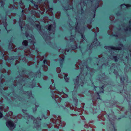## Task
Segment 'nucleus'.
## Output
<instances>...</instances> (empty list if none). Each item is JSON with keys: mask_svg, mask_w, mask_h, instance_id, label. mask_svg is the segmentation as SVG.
<instances>
[{"mask_svg": "<svg viewBox=\"0 0 131 131\" xmlns=\"http://www.w3.org/2000/svg\"><path fill=\"white\" fill-rule=\"evenodd\" d=\"M30 13L33 14L32 15L31 14H28L26 16V21L28 23L30 24V25H40L39 24H35L34 23L36 21L38 20L39 19L37 18L35 15V14L36 13V12L35 10H31L30 11ZM42 25H52L51 24H43ZM53 25H56L55 23L54 22V24Z\"/></svg>", "mask_w": 131, "mask_h": 131, "instance_id": "nucleus-1", "label": "nucleus"}, {"mask_svg": "<svg viewBox=\"0 0 131 131\" xmlns=\"http://www.w3.org/2000/svg\"><path fill=\"white\" fill-rule=\"evenodd\" d=\"M23 25H0V26H3L5 27H7V26H19L21 27L22 26H23ZM25 25V26H46L47 25ZM49 25V26H48V30L50 31L51 30V29H52V26H53V25ZM54 25V26H63H63H75L76 27H77L78 26H88V25ZM89 25L91 26H90L91 28L92 27V26H96V27L101 26V25Z\"/></svg>", "mask_w": 131, "mask_h": 131, "instance_id": "nucleus-2", "label": "nucleus"}, {"mask_svg": "<svg viewBox=\"0 0 131 131\" xmlns=\"http://www.w3.org/2000/svg\"><path fill=\"white\" fill-rule=\"evenodd\" d=\"M13 9H9L8 11H6L5 13L6 14L5 16H1V20L3 23H5L4 25H8L6 23L7 19L6 16L7 14H8L9 15L10 14L11 12L13 11ZM3 25H4V24H3Z\"/></svg>", "mask_w": 131, "mask_h": 131, "instance_id": "nucleus-3", "label": "nucleus"}, {"mask_svg": "<svg viewBox=\"0 0 131 131\" xmlns=\"http://www.w3.org/2000/svg\"><path fill=\"white\" fill-rule=\"evenodd\" d=\"M6 125L10 129L12 130L14 129L16 126L15 124L13 122L10 120L7 121Z\"/></svg>", "mask_w": 131, "mask_h": 131, "instance_id": "nucleus-4", "label": "nucleus"}, {"mask_svg": "<svg viewBox=\"0 0 131 131\" xmlns=\"http://www.w3.org/2000/svg\"><path fill=\"white\" fill-rule=\"evenodd\" d=\"M118 46L116 47H115L113 46H111L110 47H109L108 48H110L111 49L115 50H119L122 49V48L121 47H118L119 46L123 47V45L121 43H119L118 45Z\"/></svg>", "mask_w": 131, "mask_h": 131, "instance_id": "nucleus-5", "label": "nucleus"}, {"mask_svg": "<svg viewBox=\"0 0 131 131\" xmlns=\"http://www.w3.org/2000/svg\"><path fill=\"white\" fill-rule=\"evenodd\" d=\"M28 41L27 40H23L22 42V44L24 46H20V47L24 49H27L28 48Z\"/></svg>", "mask_w": 131, "mask_h": 131, "instance_id": "nucleus-6", "label": "nucleus"}, {"mask_svg": "<svg viewBox=\"0 0 131 131\" xmlns=\"http://www.w3.org/2000/svg\"><path fill=\"white\" fill-rule=\"evenodd\" d=\"M124 20H126L129 19V24L128 25H131V17H130H130H129L127 16H125L124 18ZM96 25H108V24H98ZM110 25H112V24H110ZM113 25H114V24H113ZM115 25H120L119 24H115ZM123 25H127L126 24H124Z\"/></svg>", "mask_w": 131, "mask_h": 131, "instance_id": "nucleus-7", "label": "nucleus"}, {"mask_svg": "<svg viewBox=\"0 0 131 131\" xmlns=\"http://www.w3.org/2000/svg\"><path fill=\"white\" fill-rule=\"evenodd\" d=\"M81 47V46L80 45L78 46L77 44L75 45H71L69 47L70 49L71 50H75L78 49L79 48H80Z\"/></svg>", "mask_w": 131, "mask_h": 131, "instance_id": "nucleus-8", "label": "nucleus"}, {"mask_svg": "<svg viewBox=\"0 0 131 131\" xmlns=\"http://www.w3.org/2000/svg\"><path fill=\"white\" fill-rule=\"evenodd\" d=\"M19 18L17 19L18 20L19 24L16 25H22L21 24L24 22L23 17L21 15H18Z\"/></svg>", "mask_w": 131, "mask_h": 131, "instance_id": "nucleus-9", "label": "nucleus"}, {"mask_svg": "<svg viewBox=\"0 0 131 131\" xmlns=\"http://www.w3.org/2000/svg\"><path fill=\"white\" fill-rule=\"evenodd\" d=\"M44 15V16L47 17L48 18L50 19L52 21H55V17L54 16H50L48 13L45 14Z\"/></svg>", "mask_w": 131, "mask_h": 131, "instance_id": "nucleus-10", "label": "nucleus"}, {"mask_svg": "<svg viewBox=\"0 0 131 131\" xmlns=\"http://www.w3.org/2000/svg\"><path fill=\"white\" fill-rule=\"evenodd\" d=\"M47 64V60L46 58L43 61L41 65V67H45L46 65Z\"/></svg>", "mask_w": 131, "mask_h": 131, "instance_id": "nucleus-11", "label": "nucleus"}, {"mask_svg": "<svg viewBox=\"0 0 131 131\" xmlns=\"http://www.w3.org/2000/svg\"><path fill=\"white\" fill-rule=\"evenodd\" d=\"M16 57L13 56L10 58L8 59V61L11 63H12L14 61V59H15Z\"/></svg>", "mask_w": 131, "mask_h": 131, "instance_id": "nucleus-12", "label": "nucleus"}, {"mask_svg": "<svg viewBox=\"0 0 131 131\" xmlns=\"http://www.w3.org/2000/svg\"><path fill=\"white\" fill-rule=\"evenodd\" d=\"M30 1L32 3L35 8L38 9V5L36 4V3L35 1H33V0H31Z\"/></svg>", "mask_w": 131, "mask_h": 131, "instance_id": "nucleus-13", "label": "nucleus"}, {"mask_svg": "<svg viewBox=\"0 0 131 131\" xmlns=\"http://www.w3.org/2000/svg\"><path fill=\"white\" fill-rule=\"evenodd\" d=\"M18 13L19 14V15H21L23 16V15H24V10L21 8H20L18 11Z\"/></svg>", "mask_w": 131, "mask_h": 131, "instance_id": "nucleus-14", "label": "nucleus"}, {"mask_svg": "<svg viewBox=\"0 0 131 131\" xmlns=\"http://www.w3.org/2000/svg\"><path fill=\"white\" fill-rule=\"evenodd\" d=\"M78 29L79 28H76L75 30L77 31H78V32L80 33L81 36V38H82L84 39V38L85 37V36L83 34V33L81 32V30H80V31H79L78 30Z\"/></svg>", "mask_w": 131, "mask_h": 131, "instance_id": "nucleus-15", "label": "nucleus"}, {"mask_svg": "<svg viewBox=\"0 0 131 131\" xmlns=\"http://www.w3.org/2000/svg\"><path fill=\"white\" fill-rule=\"evenodd\" d=\"M12 43L10 42H9L7 43V47L10 49H11L12 48Z\"/></svg>", "mask_w": 131, "mask_h": 131, "instance_id": "nucleus-16", "label": "nucleus"}, {"mask_svg": "<svg viewBox=\"0 0 131 131\" xmlns=\"http://www.w3.org/2000/svg\"><path fill=\"white\" fill-rule=\"evenodd\" d=\"M121 6H123V7H124L125 6H126L127 7H129L131 6V5L129 4H128L127 5H126L125 4H121L120 5Z\"/></svg>", "mask_w": 131, "mask_h": 131, "instance_id": "nucleus-17", "label": "nucleus"}, {"mask_svg": "<svg viewBox=\"0 0 131 131\" xmlns=\"http://www.w3.org/2000/svg\"><path fill=\"white\" fill-rule=\"evenodd\" d=\"M64 79L67 82H68L69 80V78L68 77V75L66 74L64 75Z\"/></svg>", "mask_w": 131, "mask_h": 131, "instance_id": "nucleus-18", "label": "nucleus"}, {"mask_svg": "<svg viewBox=\"0 0 131 131\" xmlns=\"http://www.w3.org/2000/svg\"><path fill=\"white\" fill-rule=\"evenodd\" d=\"M104 85H103L102 86H101L100 88V89L101 90V92L102 93H103L104 92Z\"/></svg>", "mask_w": 131, "mask_h": 131, "instance_id": "nucleus-19", "label": "nucleus"}, {"mask_svg": "<svg viewBox=\"0 0 131 131\" xmlns=\"http://www.w3.org/2000/svg\"><path fill=\"white\" fill-rule=\"evenodd\" d=\"M47 123H43L42 125V128H47Z\"/></svg>", "mask_w": 131, "mask_h": 131, "instance_id": "nucleus-20", "label": "nucleus"}, {"mask_svg": "<svg viewBox=\"0 0 131 131\" xmlns=\"http://www.w3.org/2000/svg\"><path fill=\"white\" fill-rule=\"evenodd\" d=\"M113 59L114 61L116 62L118 61L117 58L116 56H115L113 57Z\"/></svg>", "mask_w": 131, "mask_h": 131, "instance_id": "nucleus-21", "label": "nucleus"}, {"mask_svg": "<svg viewBox=\"0 0 131 131\" xmlns=\"http://www.w3.org/2000/svg\"><path fill=\"white\" fill-rule=\"evenodd\" d=\"M101 92L100 91H99L98 92H96V94H97V95L99 97H97V99H100V93Z\"/></svg>", "mask_w": 131, "mask_h": 131, "instance_id": "nucleus-22", "label": "nucleus"}, {"mask_svg": "<svg viewBox=\"0 0 131 131\" xmlns=\"http://www.w3.org/2000/svg\"><path fill=\"white\" fill-rule=\"evenodd\" d=\"M27 59L29 60L33 61V58L30 56H29L28 57Z\"/></svg>", "mask_w": 131, "mask_h": 131, "instance_id": "nucleus-23", "label": "nucleus"}, {"mask_svg": "<svg viewBox=\"0 0 131 131\" xmlns=\"http://www.w3.org/2000/svg\"><path fill=\"white\" fill-rule=\"evenodd\" d=\"M125 80V78L124 77H121L120 78V80L121 82L122 83Z\"/></svg>", "mask_w": 131, "mask_h": 131, "instance_id": "nucleus-24", "label": "nucleus"}, {"mask_svg": "<svg viewBox=\"0 0 131 131\" xmlns=\"http://www.w3.org/2000/svg\"><path fill=\"white\" fill-rule=\"evenodd\" d=\"M50 93L51 94V96L52 97V96H53V95H54V92L53 91V90H51L50 91Z\"/></svg>", "mask_w": 131, "mask_h": 131, "instance_id": "nucleus-25", "label": "nucleus"}, {"mask_svg": "<svg viewBox=\"0 0 131 131\" xmlns=\"http://www.w3.org/2000/svg\"><path fill=\"white\" fill-rule=\"evenodd\" d=\"M8 22L10 23L11 21H12V19L11 18H8Z\"/></svg>", "mask_w": 131, "mask_h": 131, "instance_id": "nucleus-26", "label": "nucleus"}, {"mask_svg": "<svg viewBox=\"0 0 131 131\" xmlns=\"http://www.w3.org/2000/svg\"><path fill=\"white\" fill-rule=\"evenodd\" d=\"M64 60V58L60 59L59 60V62H63Z\"/></svg>", "mask_w": 131, "mask_h": 131, "instance_id": "nucleus-27", "label": "nucleus"}, {"mask_svg": "<svg viewBox=\"0 0 131 131\" xmlns=\"http://www.w3.org/2000/svg\"><path fill=\"white\" fill-rule=\"evenodd\" d=\"M71 36L72 37H73L74 38H72V39H70V40H72V41H74V38L75 37V36L74 35H72Z\"/></svg>", "mask_w": 131, "mask_h": 131, "instance_id": "nucleus-28", "label": "nucleus"}, {"mask_svg": "<svg viewBox=\"0 0 131 131\" xmlns=\"http://www.w3.org/2000/svg\"><path fill=\"white\" fill-rule=\"evenodd\" d=\"M59 63L60 64V66L61 67H62L63 66V62H59Z\"/></svg>", "mask_w": 131, "mask_h": 131, "instance_id": "nucleus-29", "label": "nucleus"}, {"mask_svg": "<svg viewBox=\"0 0 131 131\" xmlns=\"http://www.w3.org/2000/svg\"><path fill=\"white\" fill-rule=\"evenodd\" d=\"M117 16H120L121 14L119 12H117L115 14Z\"/></svg>", "mask_w": 131, "mask_h": 131, "instance_id": "nucleus-30", "label": "nucleus"}, {"mask_svg": "<svg viewBox=\"0 0 131 131\" xmlns=\"http://www.w3.org/2000/svg\"><path fill=\"white\" fill-rule=\"evenodd\" d=\"M92 85H93V86H92V87H93L94 88V89H95L96 88H97V87L95 86V85H94V82H92Z\"/></svg>", "mask_w": 131, "mask_h": 131, "instance_id": "nucleus-31", "label": "nucleus"}, {"mask_svg": "<svg viewBox=\"0 0 131 131\" xmlns=\"http://www.w3.org/2000/svg\"><path fill=\"white\" fill-rule=\"evenodd\" d=\"M3 117V114L2 113L0 112V118Z\"/></svg>", "mask_w": 131, "mask_h": 131, "instance_id": "nucleus-32", "label": "nucleus"}, {"mask_svg": "<svg viewBox=\"0 0 131 131\" xmlns=\"http://www.w3.org/2000/svg\"><path fill=\"white\" fill-rule=\"evenodd\" d=\"M63 109L64 110H65V111H70V110H69V109L68 108H67L66 107H64L63 108Z\"/></svg>", "mask_w": 131, "mask_h": 131, "instance_id": "nucleus-33", "label": "nucleus"}, {"mask_svg": "<svg viewBox=\"0 0 131 131\" xmlns=\"http://www.w3.org/2000/svg\"><path fill=\"white\" fill-rule=\"evenodd\" d=\"M37 72L40 75L41 72H40V70H37Z\"/></svg>", "mask_w": 131, "mask_h": 131, "instance_id": "nucleus-34", "label": "nucleus"}, {"mask_svg": "<svg viewBox=\"0 0 131 131\" xmlns=\"http://www.w3.org/2000/svg\"><path fill=\"white\" fill-rule=\"evenodd\" d=\"M112 125H113V127L114 128V131H117V129H116V128H115V126L114 125V124H112Z\"/></svg>", "mask_w": 131, "mask_h": 131, "instance_id": "nucleus-35", "label": "nucleus"}, {"mask_svg": "<svg viewBox=\"0 0 131 131\" xmlns=\"http://www.w3.org/2000/svg\"><path fill=\"white\" fill-rule=\"evenodd\" d=\"M51 97H52V98H54V99H53V100L55 101L56 102L57 101V100H56V98L54 96V95H53V96H52Z\"/></svg>", "mask_w": 131, "mask_h": 131, "instance_id": "nucleus-36", "label": "nucleus"}, {"mask_svg": "<svg viewBox=\"0 0 131 131\" xmlns=\"http://www.w3.org/2000/svg\"><path fill=\"white\" fill-rule=\"evenodd\" d=\"M2 77L5 78V77L4 75H3V74H1V77H0V80L1 79Z\"/></svg>", "mask_w": 131, "mask_h": 131, "instance_id": "nucleus-37", "label": "nucleus"}, {"mask_svg": "<svg viewBox=\"0 0 131 131\" xmlns=\"http://www.w3.org/2000/svg\"><path fill=\"white\" fill-rule=\"evenodd\" d=\"M35 123L36 124V125L37 126V127H39L40 126L38 125V124L37 123V121H36V122H35Z\"/></svg>", "mask_w": 131, "mask_h": 131, "instance_id": "nucleus-38", "label": "nucleus"}, {"mask_svg": "<svg viewBox=\"0 0 131 131\" xmlns=\"http://www.w3.org/2000/svg\"><path fill=\"white\" fill-rule=\"evenodd\" d=\"M30 117L31 118V119H32V120L35 119L34 117L32 115H31L30 116Z\"/></svg>", "mask_w": 131, "mask_h": 131, "instance_id": "nucleus-39", "label": "nucleus"}, {"mask_svg": "<svg viewBox=\"0 0 131 131\" xmlns=\"http://www.w3.org/2000/svg\"><path fill=\"white\" fill-rule=\"evenodd\" d=\"M1 3H2V4L1 5L2 6H4V2L3 1H2L1 2Z\"/></svg>", "mask_w": 131, "mask_h": 131, "instance_id": "nucleus-40", "label": "nucleus"}, {"mask_svg": "<svg viewBox=\"0 0 131 131\" xmlns=\"http://www.w3.org/2000/svg\"><path fill=\"white\" fill-rule=\"evenodd\" d=\"M60 53L61 54H63L64 51L63 49H62L60 52Z\"/></svg>", "mask_w": 131, "mask_h": 131, "instance_id": "nucleus-41", "label": "nucleus"}, {"mask_svg": "<svg viewBox=\"0 0 131 131\" xmlns=\"http://www.w3.org/2000/svg\"><path fill=\"white\" fill-rule=\"evenodd\" d=\"M95 10L94 11L95 12L93 14V18H94L95 16Z\"/></svg>", "mask_w": 131, "mask_h": 131, "instance_id": "nucleus-42", "label": "nucleus"}, {"mask_svg": "<svg viewBox=\"0 0 131 131\" xmlns=\"http://www.w3.org/2000/svg\"><path fill=\"white\" fill-rule=\"evenodd\" d=\"M81 12L82 13H83L84 11L83 9L82 8L81 9Z\"/></svg>", "mask_w": 131, "mask_h": 131, "instance_id": "nucleus-43", "label": "nucleus"}, {"mask_svg": "<svg viewBox=\"0 0 131 131\" xmlns=\"http://www.w3.org/2000/svg\"><path fill=\"white\" fill-rule=\"evenodd\" d=\"M25 69L24 70H22V71L23 72H25L24 73H25V72L26 71V70L25 69Z\"/></svg>", "mask_w": 131, "mask_h": 131, "instance_id": "nucleus-44", "label": "nucleus"}, {"mask_svg": "<svg viewBox=\"0 0 131 131\" xmlns=\"http://www.w3.org/2000/svg\"><path fill=\"white\" fill-rule=\"evenodd\" d=\"M36 110H37V109H36V108H33V111H34V112H35V111H36Z\"/></svg>", "mask_w": 131, "mask_h": 131, "instance_id": "nucleus-45", "label": "nucleus"}, {"mask_svg": "<svg viewBox=\"0 0 131 131\" xmlns=\"http://www.w3.org/2000/svg\"><path fill=\"white\" fill-rule=\"evenodd\" d=\"M22 111L23 112H26L27 111V110H24V109H22Z\"/></svg>", "mask_w": 131, "mask_h": 131, "instance_id": "nucleus-46", "label": "nucleus"}, {"mask_svg": "<svg viewBox=\"0 0 131 131\" xmlns=\"http://www.w3.org/2000/svg\"><path fill=\"white\" fill-rule=\"evenodd\" d=\"M29 36V34L28 33L26 35V37H28V36Z\"/></svg>", "mask_w": 131, "mask_h": 131, "instance_id": "nucleus-47", "label": "nucleus"}, {"mask_svg": "<svg viewBox=\"0 0 131 131\" xmlns=\"http://www.w3.org/2000/svg\"><path fill=\"white\" fill-rule=\"evenodd\" d=\"M40 3H41L42 1V0H37Z\"/></svg>", "mask_w": 131, "mask_h": 131, "instance_id": "nucleus-48", "label": "nucleus"}, {"mask_svg": "<svg viewBox=\"0 0 131 131\" xmlns=\"http://www.w3.org/2000/svg\"><path fill=\"white\" fill-rule=\"evenodd\" d=\"M27 93H29V94H31V91H27Z\"/></svg>", "mask_w": 131, "mask_h": 131, "instance_id": "nucleus-49", "label": "nucleus"}, {"mask_svg": "<svg viewBox=\"0 0 131 131\" xmlns=\"http://www.w3.org/2000/svg\"><path fill=\"white\" fill-rule=\"evenodd\" d=\"M77 87L76 86H75L74 87V89L75 90H77Z\"/></svg>", "mask_w": 131, "mask_h": 131, "instance_id": "nucleus-50", "label": "nucleus"}, {"mask_svg": "<svg viewBox=\"0 0 131 131\" xmlns=\"http://www.w3.org/2000/svg\"><path fill=\"white\" fill-rule=\"evenodd\" d=\"M64 9H65L66 10H67L68 9L67 7H64Z\"/></svg>", "mask_w": 131, "mask_h": 131, "instance_id": "nucleus-51", "label": "nucleus"}, {"mask_svg": "<svg viewBox=\"0 0 131 131\" xmlns=\"http://www.w3.org/2000/svg\"><path fill=\"white\" fill-rule=\"evenodd\" d=\"M69 49H66V51H67V52H69Z\"/></svg>", "mask_w": 131, "mask_h": 131, "instance_id": "nucleus-52", "label": "nucleus"}, {"mask_svg": "<svg viewBox=\"0 0 131 131\" xmlns=\"http://www.w3.org/2000/svg\"><path fill=\"white\" fill-rule=\"evenodd\" d=\"M94 39L97 41V38H95Z\"/></svg>", "mask_w": 131, "mask_h": 131, "instance_id": "nucleus-53", "label": "nucleus"}, {"mask_svg": "<svg viewBox=\"0 0 131 131\" xmlns=\"http://www.w3.org/2000/svg\"><path fill=\"white\" fill-rule=\"evenodd\" d=\"M95 59L97 60H98L99 59V58L97 57H96Z\"/></svg>", "mask_w": 131, "mask_h": 131, "instance_id": "nucleus-54", "label": "nucleus"}, {"mask_svg": "<svg viewBox=\"0 0 131 131\" xmlns=\"http://www.w3.org/2000/svg\"><path fill=\"white\" fill-rule=\"evenodd\" d=\"M49 8L50 9H51V10H52L53 9L52 7H49Z\"/></svg>", "mask_w": 131, "mask_h": 131, "instance_id": "nucleus-55", "label": "nucleus"}, {"mask_svg": "<svg viewBox=\"0 0 131 131\" xmlns=\"http://www.w3.org/2000/svg\"><path fill=\"white\" fill-rule=\"evenodd\" d=\"M48 89H50V90H51V89L50 88V87H48Z\"/></svg>", "mask_w": 131, "mask_h": 131, "instance_id": "nucleus-56", "label": "nucleus"}, {"mask_svg": "<svg viewBox=\"0 0 131 131\" xmlns=\"http://www.w3.org/2000/svg\"><path fill=\"white\" fill-rule=\"evenodd\" d=\"M10 25H15V24L13 23H12V24H10Z\"/></svg>", "mask_w": 131, "mask_h": 131, "instance_id": "nucleus-57", "label": "nucleus"}, {"mask_svg": "<svg viewBox=\"0 0 131 131\" xmlns=\"http://www.w3.org/2000/svg\"><path fill=\"white\" fill-rule=\"evenodd\" d=\"M31 42H34V41H33V40H31Z\"/></svg>", "mask_w": 131, "mask_h": 131, "instance_id": "nucleus-58", "label": "nucleus"}, {"mask_svg": "<svg viewBox=\"0 0 131 131\" xmlns=\"http://www.w3.org/2000/svg\"><path fill=\"white\" fill-rule=\"evenodd\" d=\"M81 87H83V85H81Z\"/></svg>", "mask_w": 131, "mask_h": 131, "instance_id": "nucleus-59", "label": "nucleus"}, {"mask_svg": "<svg viewBox=\"0 0 131 131\" xmlns=\"http://www.w3.org/2000/svg\"><path fill=\"white\" fill-rule=\"evenodd\" d=\"M114 36H115L116 37H117V35H114Z\"/></svg>", "mask_w": 131, "mask_h": 131, "instance_id": "nucleus-60", "label": "nucleus"}, {"mask_svg": "<svg viewBox=\"0 0 131 131\" xmlns=\"http://www.w3.org/2000/svg\"><path fill=\"white\" fill-rule=\"evenodd\" d=\"M12 3H13L14 2V1L13 0H12Z\"/></svg>", "mask_w": 131, "mask_h": 131, "instance_id": "nucleus-61", "label": "nucleus"}, {"mask_svg": "<svg viewBox=\"0 0 131 131\" xmlns=\"http://www.w3.org/2000/svg\"><path fill=\"white\" fill-rule=\"evenodd\" d=\"M91 45H90V46H89V47H91Z\"/></svg>", "mask_w": 131, "mask_h": 131, "instance_id": "nucleus-62", "label": "nucleus"}, {"mask_svg": "<svg viewBox=\"0 0 131 131\" xmlns=\"http://www.w3.org/2000/svg\"><path fill=\"white\" fill-rule=\"evenodd\" d=\"M2 51H0V53H2Z\"/></svg>", "mask_w": 131, "mask_h": 131, "instance_id": "nucleus-63", "label": "nucleus"}, {"mask_svg": "<svg viewBox=\"0 0 131 131\" xmlns=\"http://www.w3.org/2000/svg\"><path fill=\"white\" fill-rule=\"evenodd\" d=\"M130 52H131L130 56H131V50H130Z\"/></svg>", "mask_w": 131, "mask_h": 131, "instance_id": "nucleus-64", "label": "nucleus"}]
</instances>
